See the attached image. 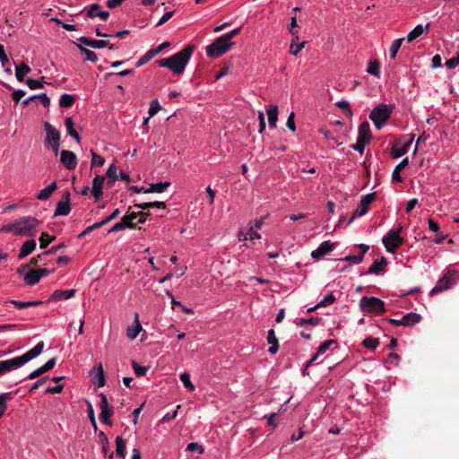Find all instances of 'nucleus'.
<instances>
[{"mask_svg":"<svg viewBox=\"0 0 459 459\" xmlns=\"http://www.w3.org/2000/svg\"><path fill=\"white\" fill-rule=\"evenodd\" d=\"M404 39L403 38H401V39H395L391 47H390V49H389V55H390V58L392 59H394L396 55H397V52L399 51L403 42Z\"/></svg>","mask_w":459,"mask_h":459,"instance_id":"obj_42","label":"nucleus"},{"mask_svg":"<svg viewBox=\"0 0 459 459\" xmlns=\"http://www.w3.org/2000/svg\"><path fill=\"white\" fill-rule=\"evenodd\" d=\"M334 343H335L334 340H327V341L322 342L316 354L317 356H320L321 354L325 353L331 347V345H333Z\"/></svg>","mask_w":459,"mask_h":459,"instance_id":"obj_53","label":"nucleus"},{"mask_svg":"<svg viewBox=\"0 0 459 459\" xmlns=\"http://www.w3.org/2000/svg\"><path fill=\"white\" fill-rule=\"evenodd\" d=\"M382 242L387 252L394 253L403 244V238L397 232L388 231Z\"/></svg>","mask_w":459,"mask_h":459,"instance_id":"obj_8","label":"nucleus"},{"mask_svg":"<svg viewBox=\"0 0 459 459\" xmlns=\"http://www.w3.org/2000/svg\"><path fill=\"white\" fill-rule=\"evenodd\" d=\"M362 344L368 349L375 350L379 345V341L377 338L369 336L364 339Z\"/></svg>","mask_w":459,"mask_h":459,"instance_id":"obj_47","label":"nucleus"},{"mask_svg":"<svg viewBox=\"0 0 459 459\" xmlns=\"http://www.w3.org/2000/svg\"><path fill=\"white\" fill-rule=\"evenodd\" d=\"M266 113L270 128H275L278 120V107L275 105L268 106L266 108Z\"/></svg>","mask_w":459,"mask_h":459,"instance_id":"obj_20","label":"nucleus"},{"mask_svg":"<svg viewBox=\"0 0 459 459\" xmlns=\"http://www.w3.org/2000/svg\"><path fill=\"white\" fill-rule=\"evenodd\" d=\"M71 211V204L68 201L60 200L56 207L54 217L68 215Z\"/></svg>","mask_w":459,"mask_h":459,"instance_id":"obj_21","label":"nucleus"},{"mask_svg":"<svg viewBox=\"0 0 459 459\" xmlns=\"http://www.w3.org/2000/svg\"><path fill=\"white\" fill-rule=\"evenodd\" d=\"M120 221L123 222V225L126 229V228L131 229V230L136 229V223L134 221H132L131 218H129L127 213L126 215H124Z\"/></svg>","mask_w":459,"mask_h":459,"instance_id":"obj_55","label":"nucleus"},{"mask_svg":"<svg viewBox=\"0 0 459 459\" xmlns=\"http://www.w3.org/2000/svg\"><path fill=\"white\" fill-rule=\"evenodd\" d=\"M387 264L386 258L382 256L380 259H377L373 262L368 270V273L380 274L385 270Z\"/></svg>","mask_w":459,"mask_h":459,"instance_id":"obj_18","label":"nucleus"},{"mask_svg":"<svg viewBox=\"0 0 459 459\" xmlns=\"http://www.w3.org/2000/svg\"><path fill=\"white\" fill-rule=\"evenodd\" d=\"M134 325L129 326L127 328V336L128 338L134 340L136 338V336L139 334V333L142 331V325L138 320V315L135 314V320H134Z\"/></svg>","mask_w":459,"mask_h":459,"instance_id":"obj_32","label":"nucleus"},{"mask_svg":"<svg viewBox=\"0 0 459 459\" xmlns=\"http://www.w3.org/2000/svg\"><path fill=\"white\" fill-rule=\"evenodd\" d=\"M75 98L74 95L65 93L61 95L59 105L61 108H70L74 105Z\"/></svg>","mask_w":459,"mask_h":459,"instance_id":"obj_37","label":"nucleus"},{"mask_svg":"<svg viewBox=\"0 0 459 459\" xmlns=\"http://www.w3.org/2000/svg\"><path fill=\"white\" fill-rule=\"evenodd\" d=\"M105 178L101 175H97L92 181V190L91 193L96 201H98L102 195L103 192V185H104Z\"/></svg>","mask_w":459,"mask_h":459,"instance_id":"obj_12","label":"nucleus"},{"mask_svg":"<svg viewBox=\"0 0 459 459\" xmlns=\"http://www.w3.org/2000/svg\"><path fill=\"white\" fill-rule=\"evenodd\" d=\"M364 255H347L343 260L351 262L353 264H359L363 261Z\"/></svg>","mask_w":459,"mask_h":459,"instance_id":"obj_64","label":"nucleus"},{"mask_svg":"<svg viewBox=\"0 0 459 459\" xmlns=\"http://www.w3.org/2000/svg\"><path fill=\"white\" fill-rule=\"evenodd\" d=\"M409 164V159L404 158L394 169L392 174V179L394 182H402L403 178L400 175V172H402V169H403L405 167H407Z\"/></svg>","mask_w":459,"mask_h":459,"instance_id":"obj_24","label":"nucleus"},{"mask_svg":"<svg viewBox=\"0 0 459 459\" xmlns=\"http://www.w3.org/2000/svg\"><path fill=\"white\" fill-rule=\"evenodd\" d=\"M61 163L67 169H74L77 164V158L74 152L64 150L60 153Z\"/></svg>","mask_w":459,"mask_h":459,"instance_id":"obj_11","label":"nucleus"},{"mask_svg":"<svg viewBox=\"0 0 459 459\" xmlns=\"http://www.w3.org/2000/svg\"><path fill=\"white\" fill-rule=\"evenodd\" d=\"M376 199V193H370L364 195L359 203L358 209L353 212L351 217L350 218L348 223H351L356 216H363L365 215L372 202Z\"/></svg>","mask_w":459,"mask_h":459,"instance_id":"obj_9","label":"nucleus"},{"mask_svg":"<svg viewBox=\"0 0 459 459\" xmlns=\"http://www.w3.org/2000/svg\"><path fill=\"white\" fill-rule=\"evenodd\" d=\"M30 71H31V69L28 65L22 63L19 66H16V71H15L16 79L19 82H23L24 76L27 74L30 73Z\"/></svg>","mask_w":459,"mask_h":459,"instance_id":"obj_33","label":"nucleus"},{"mask_svg":"<svg viewBox=\"0 0 459 459\" xmlns=\"http://www.w3.org/2000/svg\"><path fill=\"white\" fill-rule=\"evenodd\" d=\"M78 41L81 42L82 44H84L88 47H91L92 48H105L107 46H109V41L108 40H104V39H91L87 37H84V36H82L81 38L78 39Z\"/></svg>","mask_w":459,"mask_h":459,"instance_id":"obj_15","label":"nucleus"},{"mask_svg":"<svg viewBox=\"0 0 459 459\" xmlns=\"http://www.w3.org/2000/svg\"><path fill=\"white\" fill-rule=\"evenodd\" d=\"M160 109V105L158 100H153L151 102L150 108H149L150 117H153L154 115H156Z\"/></svg>","mask_w":459,"mask_h":459,"instance_id":"obj_58","label":"nucleus"},{"mask_svg":"<svg viewBox=\"0 0 459 459\" xmlns=\"http://www.w3.org/2000/svg\"><path fill=\"white\" fill-rule=\"evenodd\" d=\"M65 127H66V130H67V133L69 134V135L72 136L77 143H80L81 138H80L78 133L76 132V130L74 129V123L72 117H66L65 120Z\"/></svg>","mask_w":459,"mask_h":459,"instance_id":"obj_30","label":"nucleus"},{"mask_svg":"<svg viewBox=\"0 0 459 459\" xmlns=\"http://www.w3.org/2000/svg\"><path fill=\"white\" fill-rule=\"evenodd\" d=\"M368 144L366 142H360V140L357 139V143L355 144L351 145V148L359 152L360 154L364 152L365 146Z\"/></svg>","mask_w":459,"mask_h":459,"instance_id":"obj_62","label":"nucleus"},{"mask_svg":"<svg viewBox=\"0 0 459 459\" xmlns=\"http://www.w3.org/2000/svg\"><path fill=\"white\" fill-rule=\"evenodd\" d=\"M107 177L109 178H113L115 180H117L118 179V175H117V166L112 163L108 170H107Z\"/></svg>","mask_w":459,"mask_h":459,"instance_id":"obj_59","label":"nucleus"},{"mask_svg":"<svg viewBox=\"0 0 459 459\" xmlns=\"http://www.w3.org/2000/svg\"><path fill=\"white\" fill-rule=\"evenodd\" d=\"M233 45L234 42H228L222 36H221L211 45L207 46L206 55L212 58L221 56L228 52Z\"/></svg>","mask_w":459,"mask_h":459,"instance_id":"obj_5","label":"nucleus"},{"mask_svg":"<svg viewBox=\"0 0 459 459\" xmlns=\"http://www.w3.org/2000/svg\"><path fill=\"white\" fill-rule=\"evenodd\" d=\"M44 79H45L44 76H42L39 80H34V79L30 78V79H27L25 81V82L30 90H36V89L43 88L44 82H45Z\"/></svg>","mask_w":459,"mask_h":459,"instance_id":"obj_43","label":"nucleus"},{"mask_svg":"<svg viewBox=\"0 0 459 459\" xmlns=\"http://www.w3.org/2000/svg\"><path fill=\"white\" fill-rule=\"evenodd\" d=\"M36 98H40L41 103L44 107L49 106L50 99L47 96L46 93H40V94L30 96V98L22 101V105L23 107H28L31 101L36 100Z\"/></svg>","mask_w":459,"mask_h":459,"instance_id":"obj_26","label":"nucleus"},{"mask_svg":"<svg viewBox=\"0 0 459 459\" xmlns=\"http://www.w3.org/2000/svg\"><path fill=\"white\" fill-rule=\"evenodd\" d=\"M87 17L91 19L100 17V19L106 21L109 17V13L107 11H101L100 5L95 3L90 5V8L87 12Z\"/></svg>","mask_w":459,"mask_h":459,"instance_id":"obj_14","label":"nucleus"},{"mask_svg":"<svg viewBox=\"0 0 459 459\" xmlns=\"http://www.w3.org/2000/svg\"><path fill=\"white\" fill-rule=\"evenodd\" d=\"M18 235L32 237L35 235L40 221L32 216H24L17 219Z\"/></svg>","mask_w":459,"mask_h":459,"instance_id":"obj_4","label":"nucleus"},{"mask_svg":"<svg viewBox=\"0 0 459 459\" xmlns=\"http://www.w3.org/2000/svg\"><path fill=\"white\" fill-rule=\"evenodd\" d=\"M120 210L119 209H116L114 210L111 214H109L107 218H105L104 220H102L100 222L103 223V226L108 224V222L112 221L113 220H115L116 218L118 217V215L120 214Z\"/></svg>","mask_w":459,"mask_h":459,"instance_id":"obj_61","label":"nucleus"},{"mask_svg":"<svg viewBox=\"0 0 459 459\" xmlns=\"http://www.w3.org/2000/svg\"><path fill=\"white\" fill-rule=\"evenodd\" d=\"M306 43H307L306 41H303L301 43L296 44V41L292 40L290 47V53L294 56H297L302 50V48L305 47Z\"/></svg>","mask_w":459,"mask_h":459,"instance_id":"obj_52","label":"nucleus"},{"mask_svg":"<svg viewBox=\"0 0 459 459\" xmlns=\"http://www.w3.org/2000/svg\"><path fill=\"white\" fill-rule=\"evenodd\" d=\"M336 106L345 111L348 117L352 116V111L350 108V103L347 100H341L336 103Z\"/></svg>","mask_w":459,"mask_h":459,"instance_id":"obj_57","label":"nucleus"},{"mask_svg":"<svg viewBox=\"0 0 459 459\" xmlns=\"http://www.w3.org/2000/svg\"><path fill=\"white\" fill-rule=\"evenodd\" d=\"M0 232H11L13 233L14 236H19L18 235V223H17V220L13 221V222L11 223H8L6 225H4L1 229H0Z\"/></svg>","mask_w":459,"mask_h":459,"instance_id":"obj_44","label":"nucleus"},{"mask_svg":"<svg viewBox=\"0 0 459 459\" xmlns=\"http://www.w3.org/2000/svg\"><path fill=\"white\" fill-rule=\"evenodd\" d=\"M8 302L11 304H13L15 306V307H17L18 309H24V308L32 307H38V306H40L43 304V302L40 300L18 301V300L12 299V300H9Z\"/></svg>","mask_w":459,"mask_h":459,"instance_id":"obj_28","label":"nucleus"},{"mask_svg":"<svg viewBox=\"0 0 459 459\" xmlns=\"http://www.w3.org/2000/svg\"><path fill=\"white\" fill-rule=\"evenodd\" d=\"M13 397V394L11 392L0 394V418L4 414L7 410V403L11 401Z\"/></svg>","mask_w":459,"mask_h":459,"instance_id":"obj_31","label":"nucleus"},{"mask_svg":"<svg viewBox=\"0 0 459 459\" xmlns=\"http://www.w3.org/2000/svg\"><path fill=\"white\" fill-rule=\"evenodd\" d=\"M371 131H370V126L369 123L365 121L362 122L359 126V136L358 139L360 140V142H366L368 143L371 141Z\"/></svg>","mask_w":459,"mask_h":459,"instance_id":"obj_16","label":"nucleus"},{"mask_svg":"<svg viewBox=\"0 0 459 459\" xmlns=\"http://www.w3.org/2000/svg\"><path fill=\"white\" fill-rule=\"evenodd\" d=\"M412 139L413 138H411L410 141L405 143L403 144V146L401 148H393V150L391 152V157L393 159H398V158L402 157L403 155H404L408 152V149L412 142Z\"/></svg>","mask_w":459,"mask_h":459,"instance_id":"obj_34","label":"nucleus"},{"mask_svg":"<svg viewBox=\"0 0 459 459\" xmlns=\"http://www.w3.org/2000/svg\"><path fill=\"white\" fill-rule=\"evenodd\" d=\"M25 283L29 286H33L37 284L40 281L39 274L38 273V270H30L29 271L23 278Z\"/></svg>","mask_w":459,"mask_h":459,"instance_id":"obj_27","label":"nucleus"},{"mask_svg":"<svg viewBox=\"0 0 459 459\" xmlns=\"http://www.w3.org/2000/svg\"><path fill=\"white\" fill-rule=\"evenodd\" d=\"M51 22H54L55 23L58 24V25H61L65 30H66L68 31H75V30H77L75 25L69 24V23H65V22H63L58 18H52Z\"/></svg>","mask_w":459,"mask_h":459,"instance_id":"obj_54","label":"nucleus"},{"mask_svg":"<svg viewBox=\"0 0 459 459\" xmlns=\"http://www.w3.org/2000/svg\"><path fill=\"white\" fill-rule=\"evenodd\" d=\"M170 185L169 182H160V183H154L151 184L150 187L146 190H143V193H163L167 187H169Z\"/></svg>","mask_w":459,"mask_h":459,"instance_id":"obj_29","label":"nucleus"},{"mask_svg":"<svg viewBox=\"0 0 459 459\" xmlns=\"http://www.w3.org/2000/svg\"><path fill=\"white\" fill-rule=\"evenodd\" d=\"M45 347L44 342H39L31 350L28 351L22 356H18L6 360H0V376L15 370L31 359L37 358Z\"/></svg>","mask_w":459,"mask_h":459,"instance_id":"obj_2","label":"nucleus"},{"mask_svg":"<svg viewBox=\"0 0 459 459\" xmlns=\"http://www.w3.org/2000/svg\"><path fill=\"white\" fill-rule=\"evenodd\" d=\"M132 366H133V368L134 370V374L138 377L145 376L147 371H148V368L147 367L141 366V365H139L134 360L132 362Z\"/></svg>","mask_w":459,"mask_h":459,"instance_id":"obj_48","label":"nucleus"},{"mask_svg":"<svg viewBox=\"0 0 459 459\" xmlns=\"http://www.w3.org/2000/svg\"><path fill=\"white\" fill-rule=\"evenodd\" d=\"M92 155V160H91V166H103L105 163L104 158L98 155L96 152L91 151Z\"/></svg>","mask_w":459,"mask_h":459,"instance_id":"obj_60","label":"nucleus"},{"mask_svg":"<svg viewBox=\"0 0 459 459\" xmlns=\"http://www.w3.org/2000/svg\"><path fill=\"white\" fill-rule=\"evenodd\" d=\"M44 129L46 131L45 145H49L60 142V133L48 122H44Z\"/></svg>","mask_w":459,"mask_h":459,"instance_id":"obj_10","label":"nucleus"},{"mask_svg":"<svg viewBox=\"0 0 459 459\" xmlns=\"http://www.w3.org/2000/svg\"><path fill=\"white\" fill-rule=\"evenodd\" d=\"M94 380H95V384L97 385L98 387H102L106 384L104 370H103V367L101 364H100L97 368V374L94 377Z\"/></svg>","mask_w":459,"mask_h":459,"instance_id":"obj_38","label":"nucleus"},{"mask_svg":"<svg viewBox=\"0 0 459 459\" xmlns=\"http://www.w3.org/2000/svg\"><path fill=\"white\" fill-rule=\"evenodd\" d=\"M134 207H137L142 210H149L151 208L165 209L166 204L164 202H148L143 204H135Z\"/></svg>","mask_w":459,"mask_h":459,"instance_id":"obj_35","label":"nucleus"},{"mask_svg":"<svg viewBox=\"0 0 459 459\" xmlns=\"http://www.w3.org/2000/svg\"><path fill=\"white\" fill-rule=\"evenodd\" d=\"M55 236H49L48 233L43 232L39 238L40 248H46L53 240H55Z\"/></svg>","mask_w":459,"mask_h":459,"instance_id":"obj_46","label":"nucleus"},{"mask_svg":"<svg viewBox=\"0 0 459 459\" xmlns=\"http://www.w3.org/2000/svg\"><path fill=\"white\" fill-rule=\"evenodd\" d=\"M195 50L194 45H187L179 52L168 58H162L156 61L159 66L167 67L176 74L184 73L186 64L191 58Z\"/></svg>","mask_w":459,"mask_h":459,"instance_id":"obj_1","label":"nucleus"},{"mask_svg":"<svg viewBox=\"0 0 459 459\" xmlns=\"http://www.w3.org/2000/svg\"><path fill=\"white\" fill-rule=\"evenodd\" d=\"M100 420L102 422V423H105V424H108V425H112L111 421H110V417L112 416L114 411L112 408H108V409H102L100 410Z\"/></svg>","mask_w":459,"mask_h":459,"instance_id":"obj_40","label":"nucleus"},{"mask_svg":"<svg viewBox=\"0 0 459 459\" xmlns=\"http://www.w3.org/2000/svg\"><path fill=\"white\" fill-rule=\"evenodd\" d=\"M335 296L332 293L326 295L319 303L320 307H326L333 304L335 301Z\"/></svg>","mask_w":459,"mask_h":459,"instance_id":"obj_56","label":"nucleus"},{"mask_svg":"<svg viewBox=\"0 0 459 459\" xmlns=\"http://www.w3.org/2000/svg\"><path fill=\"white\" fill-rule=\"evenodd\" d=\"M379 70H380V64L378 61L375 60V61L369 63L367 72L369 74L378 76Z\"/></svg>","mask_w":459,"mask_h":459,"instance_id":"obj_50","label":"nucleus"},{"mask_svg":"<svg viewBox=\"0 0 459 459\" xmlns=\"http://www.w3.org/2000/svg\"><path fill=\"white\" fill-rule=\"evenodd\" d=\"M103 226V223H101L100 221L99 222H95L93 223L92 225L87 227L83 231H82L79 235H78V238H82L83 237H85L86 235L90 234L91 231H93L94 230H97V229H100Z\"/></svg>","mask_w":459,"mask_h":459,"instance_id":"obj_51","label":"nucleus"},{"mask_svg":"<svg viewBox=\"0 0 459 459\" xmlns=\"http://www.w3.org/2000/svg\"><path fill=\"white\" fill-rule=\"evenodd\" d=\"M459 281V273L457 271H448L431 290L430 295L433 296L443 290L450 289Z\"/></svg>","mask_w":459,"mask_h":459,"instance_id":"obj_7","label":"nucleus"},{"mask_svg":"<svg viewBox=\"0 0 459 459\" xmlns=\"http://www.w3.org/2000/svg\"><path fill=\"white\" fill-rule=\"evenodd\" d=\"M57 189L56 182L51 183L47 187L43 188L38 195L37 198L41 201H47L50 198L52 194Z\"/></svg>","mask_w":459,"mask_h":459,"instance_id":"obj_22","label":"nucleus"},{"mask_svg":"<svg viewBox=\"0 0 459 459\" xmlns=\"http://www.w3.org/2000/svg\"><path fill=\"white\" fill-rule=\"evenodd\" d=\"M37 243L34 239L26 240L18 254V259L22 260L31 254L36 248Z\"/></svg>","mask_w":459,"mask_h":459,"instance_id":"obj_17","label":"nucleus"},{"mask_svg":"<svg viewBox=\"0 0 459 459\" xmlns=\"http://www.w3.org/2000/svg\"><path fill=\"white\" fill-rule=\"evenodd\" d=\"M359 307L362 311L367 313H379L385 312V303L376 297H362L359 300Z\"/></svg>","mask_w":459,"mask_h":459,"instance_id":"obj_6","label":"nucleus"},{"mask_svg":"<svg viewBox=\"0 0 459 459\" xmlns=\"http://www.w3.org/2000/svg\"><path fill=\"white\" fill-rule=\"evenodd\" d=\"M180 380L182 381L184 386L186 389L190 391L195 390V385L192 384L190 380V375L187 372H184L183 374H181Z\"/></svg>","mask_w":459,"mask_h":459,"instance_id":"obj_49","label":"nucleus"},{"mask_svg":"<svg viewBox=\"0 0 459 459\" xmlns=\"http://www.w3.org/2000/svg\"><path fill=\"white\" fill-rule=\"evenodd\" d=\"M75 290H56L53 292V294L50 296L49 300L58 301L61 299H68L74 296Z\"/></svg>","mask_w":459,"mask_h":459,"instance_id":"obj_19","label":"nucleus"},{"mask_svg":"<svg viewBox=\"0 0 459 459\" xmlns=\"http://www.w3.org/2000/svg\"><path fill=\"white\" fill-rule=\"evenodd\" d=\"M424 32V28L422 25H417L411 31H410L407 35V41L412 42L417 38L420 37Z\"/></svg>","mask_w":459,"mask_h":459,"instance_id":"obj_39","label":"nucleus"},{"mask_svg":"<svg viewBox=\"0 0 459 459\" xmlns=\"http://www.w3.org/2000/svg\"><path fill=\"white\" fill-rule=\"evenodd\" d=\"M26 92L23 90L14 91L12 94V100L18 103L25 96Z\"/></svg>","mask_w":459,"mask_h":459,"instance_id":"obj_63","label":"nucleus"},{"mask_svg":"<svg viewBox=\"0 0 459 459\" xmlns=\"http://www.w3.org/2000/svg\"><path fill=\"white\" fill-rule=\"evenodd\" d=\"M267 342H268V343L271 344V346L269 347L268 351L271 354H275L278 351V350H279V342H278V340H277V338L275 336L274 330L271 329V330L268 331Z\"/></svg>","mask_w":459,"mask_h":459,"instance_id":"obj_25","label":"nucleus"},{"mask_svg":"<svg viewBox=\"0 0 459 459\" xmlns=\"http://www.w3.org/2000/svg\"><path fill=\"white\" fill-rule=\"evenodd\" d=\"M126 441L125 439L120 437V436H117L116 437V453H117V455L121 457V458H124L125 455H126Z\"/></svg>","mask_w":459,"mask_h":459,"instance_id":"obj_36","label":"nucleus"},{"mask_svg":"<svg viewBox=\"0 0 459 459\" xmlns=\"http://www.w3.org/2000/svg\"><path fill=\"white\" fill-rule=\"evenodd\" d=\"M420 315L411 312L402 317V324L403 326H411L420 323Z\"/></svg>","mask_w":459,"mask_h":459,"instance_id":"obj_23","label":"nucleus"},{"mask_svg":"<svg viewBox=\"0 0 459 459\" xmlns=\"http://www.w3.org/2000/svg\"><path fill=\"white\" fill-rule=\"evenodd\" d=\"M332 250L333 244H331L330 241H324L319 245V247L316 249L312 251L311 256L316 260H319Z\"/></svg>","mask_w":459,"mask_h":459,"instance_id":"obj_13","label":"nucleus"},{"mask_svg":"<svg viewBox=\"0 0 459 459\" xmlns=\"http://www.w3.org/2000/svg\"><path fill=\"white\" fill-rule=\"evenodd\" d=\"M156 55L152 51V49H150L147 51L143 56L139 58V60L136 62L135 66L140 67L146 63H148L150 60H152Z\"/></svg>","mask_w":459,"mask_h":459,"instance_id":"obj_45","label":"nucleus"},{"mask_svg":"<svg viewBox=\"0 0 459 459\" xmlns=\"http://www.w3.org/2000/svg\"><path fill=\"white\" fill-rule=\"evenodd\" d=\"M77 47L81 50V52L85 55L86 60L91 61L92 63H96L98 61V56L95 52L82 47V45H77Z\"/></svg>","mask_w":459,"mask_h":459,"instance_id":"obj_41","label":"nucleus"},{"mask_svg":"<svg viewBox=\"0 0 459 459\" xmlns=\"http://www.w3.org/2000/svg\"><path fill=\"white\" fill-rule=\"evenodd\" d=\"M392 107L381 103L378 104L369 114L370 120L374 123L377 129H380L384 124L389 119L392 114Z\"/></svg>","mask_w":459,"mask_h":459,"instance_id":"obj_3","label":"nucleus"}]
</instances>
